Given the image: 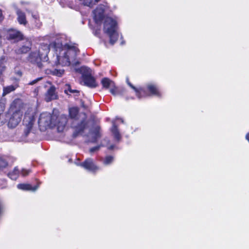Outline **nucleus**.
I'll return each instance as SVG.
<instances>
[{"label": "nucleus", "mask_w": 249, "mask_h": 249, "mask_svg": "<svg viewBox=\"0 0 249 249\" xmlns=\"http://www.w3.org/2000/svg\"><path fill=\"white\" fill-rule=\"evenodd\" d=\"M67 41L65 35H62L57 36L53 42L56 53V64L62 66L76 65L79 64L76 59L79 50L75 45L68 43Z\"/></svg>", "instance_id": "obj_1"}, {"label": "nucleus", "mask_w": 249, "mask_h": 249, "mask_svg": "<svg viewBox=\"0 0 249 249\" xmlns=\"http://www.w3.org/2000/svg\"><path fill=\"white\" fill-rule=\"evenodd\" d=\"M68 119L66 116L61 115L57 117L56 115L48 112H43L40 114L38 123L41 130L44 131L48 128L57 127L58 132L64 130Z\"/></svg>", "instance_id": "obj_2"}, {"label": "nucleus", "mask_w": 249, "mask_h": 249, "mask_svg": "<svg viewBox=\"0 0 249 249\" xmlns=\"http://www.w3.org/2000/svg\"><path fill=\"white\" fill-rule=\"evenodd\" d=\"M78 113V109L77 107H73L70 108V116L73 119L71 126L74 129L73 133L74 137H77L80 133L82 132L88 124L86 115L85 114H81L79 116V118H77Z\"/></svg>", "instance_id": "obj_3"}, {"label": "nucleus", "mask_w": 249, "mask_h": 249, "mask_svg": "<svg viewBox=\"0 0 249 249\" xmlns=\"http://www.w3.org/2000/svg\"><path fill=\"white\" fill-rule=\"evenodd\" d=\"M104 32L109 36L110 43L113 45L117 40L119 34L117 32V22L111 18H105L104 25Z\"/></svg>", "instance_id": "obj_4"}, {"label": "nucleus", "mask_w": 249, "mask_h": 249, "mask_svg": "<svg viewBox=\"0 0 249 249\" xmlns=\"http://www.w3.org/2000/svg\"><path fill=\"white\" fill-rule=\"evenodd\" d=\"M35 111L32 108H29L26 111L23 120V125L25 127L24 133L27 136L31 131L35 122Z\"/></svg>", "instance_id": "obj_5"}, {"label": "nucleus", "mask_w": 249, "mask_h": 249, "mask_svg": "<svg viewBox=\"0 0 249 249\" xmlns=\"http://www.w3.org/2000/svg\"><path fill=\"white\" fill-rule=\"evenodd\" d=\"M10 113H12L8 122V126L11 128L17 126L20 123L22 116V111L21 108H17L13 105L10 107Z\"/></svg>", "instance_id": "obj_6"}, {"label": "nucleus", "mask_w": 249, "mask_h": 249, "mask_svg": "<svg viewBox=\"0 0 249 249\" xmlns=\"http://www.w3.org/2000/svg\"><path fill=\"white\" fill-rule=\"evenodd\" d=\"M108 8L107 3L100 4L93 11V18L97 24L100 25L102 21L105 18L104 12Z\"/></svg>", "instance_id": "obj_7"}, {"label": "nucleus", "mask_w": 249, "mask_h": 249, "mask_svg": "<svg viewBox=\"0 0 249 249\" xmlns=\"http://www.w3.org/2000/svg\"><path fill=\"white\" fill-rule=\"evenodd\" d=\"M103 88L109 89L110 92L113 95H118L119 92L117 87L113 81L108 78H104L101 81Z\"/></svg>", "instance_id": "obj_8"}, {"label": "nucleus", "mask_w": 249, "mask_h": 249, "mask_svg": "<svg viewBox=\"0 0 249 249\" xmlns=\"http://www.w3.org/2000/svg\"><path fill=\"white\" fill-rule=\"evenodd\" d=\"M80 165L93 173H95L100 169L99 167L95 164L93 160L91 158L86 159L84 161L81 163Z\"/></svg>", "instance_id": "obj_9"}, {"label": "nucleus", "mask_w": 249, "mask_h": 249, "mask_svg": "<svg viewBox=\"0 0 249 249\" xmlns=\"http://www.w3.org/2000/svg\"><path fill=\"white\" fill-rule=\"evenodd\" d=\"M23 35L18 31L16 30H10L6 34V38L9 40L18 41L23 39Z\"/></svg>", "instance_id": "obj_10"}, {"label": "nucleus", "mask_w": 249, "mask_h": 249, "mask_svg": "<svg viewBox=\"0 0 249 249\" xmlns=\"http://www.w3.org/2000/svg\"><path fill=\"white\" fill-rule=\"evenodd\" d=\"M101 137L100 128L99 126H96L90 131L89 135V142L95 143Z\"/></svg>", "instance_id": "obj_11"}, {"label": "nucleus", "mask_w": 249, "mask_h": 249, "mask_svg": "<svg viewBox=\"0 0 249 249\" xmlns=\"http://www.w3.org/2000/svg\"><path fill=\"white\" fill-rule=\"evenodd\" d=\"M29 60L32 63H36L39 67H41V60H44L43 56H42L39 52L37 51L33 52L29 55Z\"/></svg>", "instance_id": "obj_12"}, {"label": "nucleus", "mask_w": 249, "mask_h": 249, "mask_svg": "<svg viewBox=\"0 0 249 249\" xmlns=\"http://www.w3.org/2000/svg\"><path fill=\"white\" fill-rule=\"evenodd\" d=\"M32 43L29 40L26 41L23 44L15 51L18 54L26 53L29 52L31 49Z\"/></svg>", "instance_id": "obj_13"}, {"label": "nucleus", "mask_w": 249, "mask_h": 249, "mask_svg": "<svg viewBox=\"0 0 249 249\" xmlns=\"http://www.w3.org/2000/svg\"><path fill=\"white\" fill-rule=\"evenodd\" d=\"M57 95L55 92V88L54 86H51L47 90L45 95V100L48 102L53 100L56 99Z\"/></svg>", "instance_id": "obj_14"}, {"label": "nucleus", "mask_w": 249, "mask_h": 249, "mask_svg": "<svg viewBox=\"0 0 249 249\" xmlns=\"http://www.w3.org/2000/svg\"><path fill=\"white\" fill-rule=\"evenodd\" d=\"M126 82L128 85L132 88L136 92V95L137 97L139 99L142 98L146 96L144 89L142 88H137L134 87L131 83L129 81L128 78L126 79Z\"/></svg>", "instance_id": "obj_15"}, {"label": "nucleus", "mask_w": 249, "mask_h": 249, "mask_svg": "<svg viewBox=\"0 0 249 249\" xmlns=\"http://www.w3.org/2000/svg\"><path fill=\"white\" fill-rule=\"evenodd\" d=\"M82 81L85 85L90 88H95L98 85L93 76L88 77L86 80L85 79H82Z\"/></svg>", "instance_id": "obj_16"}, {"label": "nucleus", "mask_w": 249, "mask_h": 249, "mask_svg": "<svg viewBox=\"0 0 249 249\" xmlns=\"http://www.w3.org/2000/svg\"><path fill=\"white\" fill-rule=\"evenodd\" d=\"M37 52H39V53L42 55V56L44 57V60H46L48 54L50 52L49 45L47 44H41Z\"/></svg>", "instance_id": "obj_17"}, {"label": "nucleus", "mask_w": 249, "mask_h": 249, "mask_svg": "<svg viewBox=\"0 0 249 249\" xmlns=\"http://www.w3.org/2000/svg\"><path fill=\"white\" fill-rule=\"evenodd\" d=\"M80 71L82 73V79H85L86 80L88 77L93 76L92 70L88 67H82Z\"/></svg>", "instance_id": "obj_18"}, {"label": "nucleus", "mask_w": 249, "mask_h": 249, "mask_svg": "<svg viewBox=\"0 0 249 249\" xmlns=\"http://www.w3.org/2000/svg\"><path fill=\"white\" fill-rule=\"evenodd\" d=\"M147 88L152 95L158 97L160 96L161 94L155 85L151 83L148 84L147 85Z\"/></svg>", "instance_id": "obj_19"}, {"label": "nucleus", "mask_w": 249, "mask_h": 249, "mask_svg": "<svg viewBox=\"0 0 249 249\" xmlns=\"http://www.w3.org/2000/svg\"><path fill=\"white\" fill-rule=\"evenodd\" d=\"M17 187L19 189L34 192L37 189L38 186L32 187L30 184H19L18 185Z\"/></svg>", "instance_id": "obj_20"}, {"label": "nucleus", "mask_w": 249, "mask_h": 249, "mask_svg": "<svg viewBox=\"0 0 249 249\" xmlns=\"http://www.w3.org/2000/svg\"><path fill=\"white\" fill-rule=\"evenodd\" d=\"M6 62L7 59L6 56L2 55L0 57V77L6 70V67L5 64Z\"/></svg>", "instance_id": "obj_21"}, {"label": "nucleus", "mask_w": 249, "mask_h": 249, "mask_svg": "<svg viewBox=\"0 0 249 249\" xmlns=\"http://www.w3.org/2000/svg\"><path fill=\"white\" fill-rule=\"evenodd\" d=\"M111 131L115 139L118 141H120L121 138V136L119 133L117 126L115 125L114 122H112V127L111 129Z\"/></svg>", "instance_id": "obj_22"}, {"label": "nucleus", "mask_w": 249, "mask_h": 249, "mask_svg": "<svg viewBox=\"0 0 249 249\" xmlns=\"http://www.w3.org/2000/svg\"><path fill=\"white\" fill-rule=\"evenodd\" d=\"M19 174V170L17 167H16L12 171L8 173V176L12 179L16 180L18 178Z\"/></svg>", "instance_id": "obj_23"}, {"label": "nucleus", "mask_w": 249, "mask_h": 249, "mask_svg": "<svg viewBox=\"0 0 249 249\" xmlns=\"http://www.w3.org/2000/svg\"><path fill=\"white\" fill-rule=\"evenodd\" d=\"M18 20L20 24H25L26 23V20L25 15L21 11L18 10L17 11Z\"/></svg>", "instance_id": "obj_24"}, {"label": "nucleus", "mask_w": 249, "mask_h": 249, "mask_svg": "<svg viewBox=\"0 0 249 249\" xmlns=\"http://www.w3.org/2000/svg\"><path fill=\"white\" fill-rule=\"evenodd\" d=\"M18 86L17 85H10L3 88L2 96H4L6 94L14 91Z\"/></svg>", "instance_id": "obj_25"}, {"label": "nucleus", "mask_w": 249, "mask_h": 249, "mask_svg": "<svg viewBox=\"0 0 249 249\" xmlns=\"http://www.w3.org/2000/svg\"><path fill=\"white\" fill-rule=\"evenodd\" d=\"M106 142L107 143L109 141L107 139V138H106L102 142V143L97 145V146H96L95 147H92L91 148L89 149V152L90 154H92L94 152H97L99 150V149H100V148L101 147H103V146H105V144L103 143V142Z\"/></svg>", "instance_id": "obj_26"}, {"label": "nucleus", "mask_w": 249, "mask_h": 249, "mask_svg": "<svg viewBox=\"0 0 249 249\" xmlns=\"http://www.w3.org/2000/svg\"><path fill=\"white\" fill-rule=\"evenodd\" d=\"M114 158L111 156H107L106 157L103 162L104 165H107L110 164L113 161Z\"/></svg>", "instance_id": "obj_27"}, {"label": "nucleus", "mask_w": 249, "mask_h": 249, "mask_svg": "<svg viewBox=\"0 0 249 249\" xmlns=\"http://www.w3.org/2000/svg\"><path fill=\"white\" fill-rule=\"evenodd\" d=\"M64 73V70L62 69H54L52 71V74L54 75L60 77Z\"/></svg>", "instance_id": "obj_28"}, {"label": "nucleus", "mask_w": 249, "mask_h": 249, "mask_svg": "<svg viewBox=\"0 0 249 249\" xmlns=\"http://www.w3.org/2000/svg\"><path fill=\"white\" fill-rule=\"evenodd\" d=\"M65 92L67 94H69V92L71 93H78L79 91L75 89H72L69 85L67 86V89H65Z\"/></svg>", "instance_id": "obj_29"}, {"label": "nucleus", "mask_w": 249, "mask_h": 249, "mask_svg": "<svg viewBox=\"0 0 249 249\" xmlns=\"http://www.w3.org/2000/svg\"><path fill=\"white\" fill-rule=\"evenodd\" d=\"M7 165V162L2 158H0V169L5 167Z\"/></svg>", "instance_id": "obj_30"}, {"label": "nucleus", "mask_w": 249, "mask_h": 249, "mask_svg": "<svg viewBox=\"0 0 249 249\" xmlns=\"http://www.w3.org/2000/svg\"><path fill=\"white\" fill-rule=\"evenodd\" d=\"M30 172V170H27L25 169H22L21 171V173L23 176H26L28 175Z\"/></svg>", "instance_id": "obj_31"}, {"label": "nucleus", "mask_w": 249, "mask_h": 249, "mask_svg": "<svg viewBox=\"0 0 249 249\" xmlns=\"http://www.w3.org/2000/svg\"><path fill=\"white\" fill-rule=\"evenodd\" d=\"M41 79H42L41 77L37 78H36V79L31 81L30 82H29L28 83V85H33L36 84L39 81L41 80Z\"/></svg>", "instance_id": "obj_32"}, {"label": "nucleus", "mask_w": 249, "mask_h": 249, "mask_svg": "<svg viewBox=\"0 0 249 249\" xmlns=\"http://www.w3.org/2000/svg\"><path fill=\"white\" fill-rule=\"evenodd\" d=\"M3 19V16L2 14V11L0 10V21Z\"/></svg>", "instance_id": "obj_33"}, {"label": "nucleus", "mask_w": 249, "mask_h": 249, "mask_svg": "<svg viewBox=\"0 0 249 249\" xmlns=\"http://www.w3.org/2000/svg\"><path fill=\"white\" fill-rule=\"evenodd\" d=\"M16 73L19 76H21L22 75V72L20 71H17L16 72Z\"/></svg>", "instance_id": "obj_34"}, {"label": "nucleus", "mask_w": 249, "mask_h": 249, "mask_svg": "<svg viewBox=\"0 0 249 249\" xmlns=\"http://www.w3.org/2000/svg\"><path fill=\"white\" fill-rule=\"evenodd\" d=\"M246 139L249 141V133H248L246 136Z\"/></svg>", "instance_id": "obj_35"}, {"label": "nucleus", "mask_w": 249, "mask_h": 249, "mask_svg": "<svg viewBox=\"0 0 249 249\" xmlns=\"http://www.w3.org/2000/svg\"><path fill=\"white\" fill-rule=\"evenodd\" d=\"M113 147H114V146L113 145H111L109 147H108V149H110V150H111V149H113Z\"/></svg>", "instance_id": "obj_36"}, {"label": "nucleus", "mask_w": 249, "mask_h": 249, "mask_svg": "<svg viewBox=\"0 0 249 249\" xmlns=\"http://www.w3.org/2000/svg\"><path fill=\"white\" fill-rule=\"evenodd\" d=\"M121 121L122 123H123V120L121 119Z\"/></svg>", "instance_id": "obj_37"}]
</instances>
